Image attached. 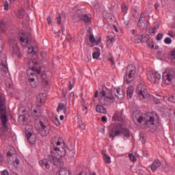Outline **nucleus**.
Listing matches in <instances>:
<instances>
[{
    "mask_svg": "<svg viewBox=\"0 0 175 175\" xmlns=\"http://www.w3.org/2000/svg\"><path fill=\"white\" fill-rule=\"evenodd\" d=\"M51 152L52 155L49 157L51 163H53L54 166H58L62 167L64 166V163L57 157L64 158L66 157V146L62 137H58L51 144Z\"/></svg>",
    "mask_w": 175,
    "mask_h": 175,
    "instance_id": "obj_1",
    "label": "nucleus"
},
{
    "mask_svg": "<svg viewBox=\"0 0 175 175\" xmlns=\"http://www.w3.org/2000/svg\"><path fill=\"white\" fill-rule=\"evenodd\" d=\"M115 94L113 95L109 88L106 86H103L102 90L100 92L99 102L101 105H111L114 101L120 102V100L125 98V90L120 88L114 90Z\"/></svg>",
    "mask_w": 175,
    "mask_h": 175,
    "instance_id": "obj_2",
    "label": "nucleus"
},
{
    "mask_svg": "<svg viewBox=\"0 0 175 175\" xmlns=\"http://www.w3.org/2000/svg\"><path fill=\"white\" fill-rule=\"evenodd\" d=\"M133 121L138 122V124H142V122L144 121L146 128H150L151 129H157V126H158L157 124H159V119L157 113H148L143 118L142 113L139 111L133 112Z\"/></svg>",
    "mask_w": 175,
    "mask_h": 175,
    "instance_id": "obj_3",
    "label": "nucleus"
},
{
    "mask_svg": "<svg viewBox=\"0 0 175 175\" xmlns=\"http://www.w3.org/2000/svg\"><path fill=\"white\" fill-rule=\"evenodd\" d=\"M6 98L5 95L0 93V117L3 128H6L8 123V116H6V104L5 103Z\"/></svg>",
    "mask_w": 175,
    "mask_h": 175,
    "instance_id": "obj_4",
    "label": "nucleus"
},
{
    "mask_svg": "<svg viewBox=\"0 0 175 175\" xmlns=\"http://www.w3.org/2000/svg\"><path fill=\"white\" fill-rule=\"evenodd\" d=\"M29 66H33L31 68H29L27 70V75L28 77V81L29 83H33L35 82V78L36 77V74H35V72H36L38 75H40L41 70L36 68V65H38V62L36 60L31 59L30 60Z\"/></svg>",
    "mask_w": 175,
    "mask_h": 175,
    "instance_id": "obj_5",
    "label": "nucleus"
},
{
    "mask_svg": "<svg viewBox=\"0 0 175 175\" xmlns=\"http://www.w3.org/2000/svg\"><path fill=\"white\" fill-rule=\"evenodd\" d=\"M135 74L136 67L133 65L128 66L126 70V83L127 84H129V83H132V81L135 80Z\"/></svg>",
    "mask_w": 175,
    "mask_h": 175,
    "instance_id": "obj_6",
    "label": "nucleus"
},
{
    "mask_svg": "<svg viewBox=\"0 0 175 175\" xmlns=\"http://www.w3.org/2000/svg\"><path fill=\"white\" fill-rule=\"evenodd\" d=\"M175 72L174 70L167 68L166 70L163 73V80L167 85H169L173 79H174Z\"/></svg>",
    "mask_w": 175,
    "mask_h": 175,
    "instance_id": "obj_7",
    "label": "nucleus"
},
{
    "mask_svg": "<svg viewBox=\"0 0 175 175\" xmlns=\"http://www.w3.org/2000/svg\"><path fill=\"white\" fill-rule=\"evenodd\" d=\"M137 94L140 100H144V99H147V98L149 96L147 88H146V86L142 83L139 84L137 86Z\"/></svg>",
    "mask_w": 175,
    "mask_h": 175,
    "instance_id": "obj_8",
    "label": "nucleus"
},
{
    "mask_svg": "<svg viewBox=\"0 0 175 175\" xmlns=\"http://www.w3.org/2000/svg\"><path fill=\"white\" fill-rule=\"evenodd\" d=\"M51 128L49 126L46 125V122H42V120L39 122V129L38 132L42 137H46L49 133H50V131Z\"/></svg>",
    "mask_w": 175,
    "mask_h": 175,
    "instance_id": "obj_9",
    "label": "nucleus"
},
{
    "mask_svg": "<svg viewBox=\"0 0 175 175\" xmlns=\"http://www.w3.org/2000/svg\"><path fill=\"white\" fill-rule=\"evenodd\" d=\"M147 77L150 83H159L161 81V74L155 70L148 71L147 72Z\"/></svg>",
    "mask_w": 175,
    "mask_h": 175,
    "instance_id": "obj_10",
    "label": "nucleus"
},
{
    "mask_svg": "<svg viewBox=\"0 0 175 175\" xmlns=\"http://www.w3.org/2000/svg\"><path fill=\"white\" fill-rule=\"evenodd\" d=\"M123 128L124 127H122V124H121L116 125L111 131L109 135V137H112V139H114L116 136H121V135H122Z\"/></svg>",
    "mask_w": 175,
    "mask_h": 175,
    "instance_id": "obj_11",
    "label": "nucleus"
},
{
    "mask_svg": "<svg viewBox=\"0 0 175 175\" xmlns=\"http://www.w3.org/2000/svg\"><path fill=\"white\" fill-rule=\"evenodd\" d=\"M20 42L21 43H25V46H28L29 42H31V35L29 33H25L24 31H21L19 33Z\"/></svg>",
    "mask_w": 175,
    "mask_h": 175,
    "instance_id": "obj_12",
    "label": "nucleus"
},
{
    "mask_svg": "<svg viewBox=\"0 0 175 175\" xmlns=\"http://www.w3.org/2000/svg\"><path fill=\"white\" fill-rule=\"evenodd\" d=\"M124 120V112L122 111H116L113 115V120L121 122Z\"/></svg>",
    "mask_w": 175,
    "mask_h": 175,
    "instance_id": "obj_13",
    "label": "nucleus"
},
{
    "mask_svg": "<svg viewBox=\"0 0 175 175\" xmlns=\"http://www.w3.org/2000/svg\"><path fill=\"white\" fill-rule=\"evenodd\" d=\"M26 137L29 143H30L31 144H35V142H36V135H33L31 131H27Z\"/></svg>",
    "mask_w": 175,
    "mask_h": 175,
    "instance_id": "obj_14",
    "label": "nucleus"
},
{
    "mask_svg": "<svg viewBox=\"0 0 175 175\" xmlns=\"http://www.w3.org/2000/svg\"><path fill=\"white\" fill-rule=\"evenodd\" d=\"M0 72L3 76H5V75H7L8 72H9L8 64L3 63L2 60H0Z\"/></svg>",
    "mask_w": 175,
    "mask_h": 175,
    "instance_id": "obj_15",
    "label": "nucleus"
},
{
    "mask_svg": "<svg viewBox=\"0 0 175 175\" xmlns=\"http://www.w3.org/2000/svg\"><path fill=\"white\" fill-rule=\"evenodd\" d=\"M147 25V20H146V18L144 17V14H141L139 20L137 23V26L139 28H142V27H146Z\"/></svg>",
    "mask_w": 175,
    "mask_h": 175,
    "instance_id": "obj_16",
    "label": "nucleus"
},
{
    "mask_svg": "<svg viewBox=\"0 0 175 175\" xmlns=\"http://www.w3.org/2000/svg\"><path fill=\"white\" fill-rule=\"evenodd\" d=\"M12 53L18 58H21V53H20V49H18V45H17V42H14V45L12 46Z\"/></svg>",
    "mask_w": 175,
    "mask_h": 175,
    "instance_id": "obj_17",
    "label": "nucleus"
},
{
    "mask_svg": "<svg viewBox=\"0 0 175 175\" xmlns=\"http://www.w3.org/2000/svg\"><path fill=\"white\" fill-rule=\"evenodd\" d=\"M39 163L41 167H42V169H46L47 170L50 169V164L49 163V161L47 159H42L40 161Z\"/></svg>",
    "mask_w": 175,
    "mask_h": 175,
    "instance_id": "obj_18",
    "label": "nucleus"
},
{
    "mask_svg": "<svg viewBox=\"0 0 175 175\" xmlns=\"http://www.w3.org/2000/svg\"><path fill=\"white\" fill-rule=\"evenodd\" d=\"M161 166V161L158 159H156L153 161L152 165H150V169L152 172H155L157 171V169Z\"/></svg>",
    "mask_w": 175,
    "mask_h": 175,
    "instance_id": "obj_19",
    "label": "nucleus"
},
{
    "mask_svg": "<svg viewBox=\"0 0 175 175\" xmlns=\"http://www.w3.org/2000/svg\"><path fill=\"white\" fill-rule=\"evenodd\" d=\"M96 111L100 114H107V110H106V108L100 105L96 107Z\"/></svg>",
    "mask_w": 175,
    "mask_h": 175,
    "instance_id": "obj_20",
    "label": "nucleus"
},
{
    "mask_svg": "<svg viewBox=\"0 0 175 175\" xmlns=\"http://www.w3.org/2000/svg\"><path fill=\"white\" fill-rule=\"evenodd\" d=\"M133 92H135V88L133 86H129L127 88V98L129 99L133 96Z\"/></svg>",
    "mask_w": 175,
    "mask_h": 175,
    "instance_id": "obj_21",
    "label": "nucleus"
},
{
    "mask_svg": "<svg viewBox=\"0 0 175 175\" xmlns=\"http://www.w3.org/2000/svg\"><path fill=\"white\" fill-rule=\"evenodd\" d=\"M113 42H114V37L113 36H109L107 38V46L110 48L113 46Z\"/></svg>",
    "mask_w": 175,
    "mask_h": 175,
    "instance_id": "obj_22",
    "label": "nucleus"
},
{
    "mask_svg": "<svg viewBox=\"0 0 175 175\" xmlns=\"http://www.w3.org/2000/svg\"><path fill=\"white\" fill-rule=\"evenodd\" d=\"M14 164H11L9 166V169L10 170H14V169H17L16 166H18L20 165V160L18 159H16L15 161L13 162ZM14 165H16V166H14Z\"/></svg>",
    "mask_w": 175,
    "mask_h": 175,
    "instance_id": "obj_23",
    "label": "nucleus"
},
{
    "mask_svg": "<svg viewBox=\"0 0 175 175\" xmlns=\"http://www.w3.org/2000/svg\"><path fill=\"white\" fill-rule=\"evenodd\" d=\"M122 134L123 135V136H124V137L128 139V137H130L131 136V131L128 129H124L123 127Z\"/></svg>",
    "mask_w": 175,
    "mask_h": 175,
    "instance_id": "obj_24",
    "label": "nucleus"
},
{
    "mask_svg": "<svg viewBox=\"0 0 175 175\" xmlns=\"http://www.w3.org/2000/svg\"><path fill=\"white\" fill-rule=\"evenodd\" d=\"M132 40L135 43H140L143 40V37L142 36L137 35L135 36H132Z\"/></svg>",
    "mask_w": 175,
    "mask_h": 175,
    "instance_id": "obj_25",
    "label": "nucleus"
},
{
    "mask_svg": "<svg viewBox=\"0 0 175 175\" xmlns=\"http://www.w3.org/2000/svg\"><path fill=\"white\" fill-rule=\"evenodd\" d=\"M82 20L84 21V23H85V24H91V16L90 15H83L82 16Z\"/></svg>",
    "mask_w": 175,
    "mask_h": 175,
    "instance_id": "obj_26",
    "label": "nucleus"
},
{
    "mask_svg": "<svg viewBox=\"0 0 175 175\" xmlns=\"http://www.w3.org/2000/svg\"><path fill=\"white\" fill-rule=\"evenodd\" d=\"M56 175H70V172L69 170L62 168L59 172Z\"/></svg>",
    "mask_w": 175,
    "mask_h": 175,
    "instance_id": "obj_27",
    "label": "nucleus"
},
{
    "mask_svg": "<svg viewBox=\"0 0 175 175\" xmlns=\"http://www.w3.org/2000/svg\"><path fill=\"white\" fill-rule=\"evenodd\" d=\"M157 29H158V28H157V27H150L149 29L150 35H151L152 36H154V35H155V33H157Z\"/></svg>",
    "mask_w": 175,
    "mask_h": 175,
    "instance_id": "obj_28",
    "label": "nucleus"
},
{
    "mask_svg": "<svg viewBox=\"0 0 175 175\" xmlns=\"http://www.w3.org/2000/svg\"><path fill=\"white\" fill-rule=\"evenodd\" d=\"M104 161L106 163H111V159L110 158V156H108L106 154H104Z\"/></svg>",
    "mask_w": 175,
    "mask_h": 175,
    "instance_id": "obj_29",
    "label": "nucleus"
},
{
    "mask_svg": "<svg viewBox=\"0 0 175 175\" xmlns=\"http://www.w3.org/2000/svg\"><path fill=\"white\" fill-rule=\"evenodd\" d=\"M44 94H39L37 96L38 101L40 102V103H44V98H43Z\"/></svg>",
    "mask_w": 175,
    "mask_h": 175,
    "instance_id": "obj_30",
    "label": "nucleus"
},
{
    "mask_svg": "<svg viewBox=\"0 0 175 175\" xmlns=\"http://www.w3.org/2000/svg\"><path fill=\"white\" fill-rule=\"evenodd\" d=\"M64 108H65V104H64V103H60V104H59V105H58V107H57V111L58 113H59V111H62V110H64Z\"/></svg>",
    "mask_w": 175,
    "mask_h": 175,
    "instance_id": "obj_31",
    "label": "nucleus"
},
{
    "mask_svg": "<svg viewBox=\"0 0 175 175\" xmlns=\"http://www.w3.org/2000/svg\"><path fill=\"white\" fill-rule=\"evenodd\" d=\"M27 52L28 54H32L33 55L35 54V48L33 46H29Z\"/></svg>",
    "mask_w": 175,
    "mask_h": 175,
    "instance_id": "obj_32",
    "label": "nucleus"
},
{
    "mask_svg": "<svg viewBox=\"0 0 175 175\" xmlns=\"http://www.w3.org/2000/svg\"><path fill=\"white\" fill-rule=\"evenodd\" d=\"M172 38L169 37L165 38L164 40V43L165 44H172Z\"/></svg>",
    "mask_w": 175,
    "mask_h": 175,
    "instance_id": "obj_33",
    "label": "nucleus"
},
{
    "mask_svg": "<svg viewBox=\"0 0 175 175\" xmlns=\"http://www.w3.org/2000/svg\"><path fill=\"white\" fill-rule=\"evenodd\" d=\"M100 56V53L99 52H94L92 54L93 59H96V58H99Z\"/></svg>",
    "mask_w": 175,
    "mask_h": 175,
    "instance_id": "obj_34",
    "label": "nucleus"
},
{
    "mask_svg": "<svg viewBox=\"0 0 175 175\" xmlns=\"http://www.w3.org/2000/svg\"><path fill=\"white\" fill-rule=\"evenodd\" d=\"M170 57L171 59H175V49L170 51Z\"/></svg>",
    "mask_w": 175,
    "mask_h": 175,
    "instance_id": "obj_35",
    "label": "nucleus"
},
{
    "mask_svg": "<svg viewBox=\"0 0 175 175\" xmlns=\"http://www.w3.org/2000/svg\"><path fill=\"white\" fill-rule=\"evenodd\" d=\"M53 122L56 125V126H59V119L58 118H55L53 119Z\"/></svg>",
    "mask_w": 175,
    "mask_h": 175,
    "instance_id": "obj_36",
    "label": "nucleus"
},
{
    "mask_svg": "<svg viewBox=\"0 0 175 175\" xmlns=\"http://www.w3.org/2000/svg\"><path fill=\"white\" fill-rule=\"evenodd\" d=\"M129 157L130 159L132 161V162H136L137 159L136 157H135V155H133V154L129 153Z\"/></svg>",
    "mask_w": 175,
    "mask_h": 175,
    "instance_id": "obj_37",
    "label": "nucleus"
},
{
    "mask_svg": "<svg viewBox=\"0 0 175 175\" xmlns=\"http://www.w3.org/2000/svg\"><path fill=\"white\" fill-rule=\"evenodd\" d=\"M62 33V35H64V32H65V27H64L63 26H62L61 28V31H59L57 33H56V36H57V38H59V33Z\"/></svg>",
    "mask_w": 175,
    "mask_h": 175,
    "instance_id": "obj_38",
    "label": "nucleus"
},
{
    "mask_svg": "<svg viewBox=\"0 0 175 175\" xmlns=\"http://www.w3.org/2000/svg\"><path fill=\"white\" fill-rule=\"evenodd\" d=\"M157 40H162L163 39V33H159L156 37Z\"/></svg>",
    "mask_w": 175,
    "mask_h": 175,
    "instance_id": "obj_39",
    "label": "nucleus"
},
{
    "mask_svg": "<svg viewBox=\"0 0 175 175\" xmlns=\"http://www.w3.org/2000/svg\"><path fill=\"white\" fill-rule=\"evenodd\" d=\"M79 128H81V129H82V131L85 130V124H83V122L81 121L79 122Z\"/></svg>",
    "mask_w": 175,
    "mask_h": 175,
    "instance_id": "obj_40",
    "label": "nucleus"
},
{
    "mask_svg": "<svg viewBox=\"0 0 175 175\" xmlns=\"http://www.w3.org/2000/svg\"><path fill=\"white\" fill-rule=\"evenodd\" d=\"M139 140H140V142H142V143L143 144H144V143H146V137H144V135L143 134H140Z\"/></svg>",
    "mask_w": 175,
    "mask_h": 175,
    "instance_id": "obj_41",
    "label": "nucleus"
},
{
    "mask_svg": "<svg viewBox=\"0 0 175 175\" xmlns=\"http://www.w3.org/2000/svg\"><path fill=\"white\" fill-rule=\"evenodd\" d=\"M122 12H124V13H127V12H128V7H126V5H124V4H122Z\"/></svg>",
    "mask_w": 175,
    "mask_h": 175,
    "instance_id": "obj_42",
    "label": "nucleus"
},
{
    "mask_svg": "<svg viewBox=\"0 0 175 175\" xmlns=\"http://www.w3.org/2000/svg\"><path fill=\"white\" fill-rule=\"evenodd\" d=\"M89 40H90V42H91V43H95L96 42L95 37L94 36V35H90L89 36Z\"/></svg>",
    "mask_w": 175,
    "mask_h": 175,
    "instance_id": "obj_43",
    "label": "nucleus"
},
{
    "mask_svg": "<svg viewBox=\"0 0 175 175\" xmlns=\"http://www.w3.org/2000/svg\"><path fill=\"white\" fill-rule=\"evenodd\" d=\"M167 35H168V36H170V38H174V32L173 31V30L168 31Z\"/></svg>",
    "mask_w": 175,
    "mask_h": 175,
    "instance_id": "obj_44",
    "label": "nucleus"
},
{
    "mask_svg": "<svg viewBox=\"0 0 175 175\" xmlns=\"http://www.w3.org/2000/svg\"><path fill=\"white\" fill-rule=\"evenodd\" d=\"M3 29H5V23L1 22L0 23V30L3 31Z\"/></svg>",
    "mask_w": 175,
    "mask_h": 175,
    "instance_id": "obj_45",
    "label": "nucleus"
},
{
    "mask_svg": "<svg viewBox=\"0 0 175 175\" xmlns=\"http://www.w3.org/2000/svg\"><path fill=\"white\" fill-rule=\"evenodd\" d=\"M9 10V3L8 2V1H6L4 4V10Z\"/></svg>",
    "mask_w": 175,
    "mask_h": 175,
    "instance_id": "obj_46",
    "label": "nucleus"
},
{
    "mask_svg": "<svg viewBox=\"0 0 175 175\" xmlns=\"http://www.w3.org/2000/svg\"><path fill=\"white\" fill-rule=\"evenodd\" d=\"M131 33L133 35V36H137V31L135 29L131 30Z\"/></svg>",
    "mask_w": 175,
    "mask_h": 175,
    "instance_id": "obj_47",
    "label": "nucleus"
},
{
    "mask_svg": "<svg viewBox=\"0 0 175 175\" xmlns=\"http://www.w3.org/2000/svg\"><path fill=\"white\" fill-rule=\"evenodd\" d=\"M57 24L59 25V24H61V15L59 14L58 16H57Z\"/></svg>",
    "mask_w": 175,
    "mask_h": 175,
    "instance_id": "obj_48",
    "label": "nucleus"
},
{
    "mask_svg": "<svg viewBox=\"0 0 175 175\" xmlns=\"http://www.w3.org/2000/svg\"><path fill=\"white\" fill-rule=\"evenodd\" d=\"M42 84H43V85H45V87H47L49 85V81H47V80H46V79H44L42 81Z\"/></svg>",
    "mask_w": 175,
    "mask_h": 175,
    "instance_id": "obj_49",
    "label": "nucleus"
},
{
    "mask_svg": "<svg viewBox=\"0 0 175 175\" xmlns=\"http://www.w3.org/2000/svg\"><path fill=\"white\" fill-rule=\"evenodd\" d=\"M1 175H9V172H8L7 170H5L3 172H1Z\"/></svg>",
    "mask_w": 175,
    "mask_h": 175,
    "instance_id": "obj_50",
    "label": "nucleus"
},
{
    "mask_svg": "<svg viewBox=\"0 0 175 175\" xmlns=\"http://www.w3.org/2000/svg\"><path fill=\"white\" fill-rule=\"evenodd\" d=\"M103 122H107V117L106 116H103L101 118Z\"/></svg>",
    "mask_w": 175,
    "mask_h": 175,
    "instance_id": "obj_51",
    "label": "nucleus"
},
{
    "mask_svg": "<svg viewBox=\"0 0 175 175\" xmlns=\"http://www.w3.org/2000/svg\"><path fill=\"white\" fill-rule=\"evenodd\" d=\"M108 61H109V62H111L112 65H114V59H113V57H109L108 59Z\"/></svg>",
    "mask_w": 175,
    "mask_h": 175,
    "instance_id": "obj_52",
    "label": "nucleus"
},
{
    "mask_svg": "<svg viewBox=\"0 0 175 175\" xmlns=\"http://www.w3.org/2000/svg\"><path fill=\"white\" fill-rule=\"evenodd\" d=\"M47 21H48V24H51V16H48L46 18Z\"/></svg>",
    "mask_w": 175,
    "mask_h": 175,
    "instance_id": "obj_53",
    "label": "nucleus"
},
{
    "mask_svg": "<svg viewBox=\"0 0 175 175\" xmlns=\"http://www.w3.org/2000/svg\"><path fill=\"white\" fill-rule=\"evenodd\" d=\"M46 55H47V53H46V52H41V57H42V58H44Z\"/></svg>",
    "mask_w": 175,
    "mask_h": 175,
    "instance_id": "obj_54",
    "label": "nucleus"
},
{
    "mask_svg": "<svg viewBox=\"0 0 175 175\" xmlns=\"http://www.w3.org/2000/svg\"><path fill=\"white\" fill-rule=\"evenodd\" d=\"M169 100H170V102H173V103H174V102H175L174 96H172V98H169Z\"/></svg>",
    "mask_w": 175,
    "mask_h": 175,
    "instance_id": "obj_55",
    "label": "nucleus"
},
{
    "mask_svg": "<svg viewBox=\"0 0 175 175\" xmlns=\"http://www.w3.org/2000/svg\"><path fill=\"white\" fill-rule=\"evenodd\" d=\"M73 98H75V93L71 92L70 94V99H73Z\"/></svg>",
    "mask_w": 175,
    "mask_h": 175,
    "instance_id": "obj_56",
    "label": "nucleus"
},
{
    "mask_svg": "<svg viewBox=\"0 0 175 175\" xmlns=\"http://www.w3.org/2000/svg\"><path fill=\"white\" fill-rule=\"evenodd\" d=\"M62 92H63L64 96V97L66 96V94H68V92L65 89H63Z\"/></svg>",
    "mask_w": 175,
    "mask_h": 175,
    "instance_id": "obj_57",
    "label": "nucleus"
},
{
    "mask_svg": "<svg viewBox=\"0 0 175 175\" xmlns=\"http://www.w3.org/2000/svg\"><path fill=\"white\" fill-rule=\"evenodd\" d=\"M98 95H99V92H98V90H96L94 94V97L98 98Z\"/></svg>",
    "mask_w": 175,
    "mask_h": 175,
    "instance_id": "obj_58",
    "label": "nucleus"
},
{
    "mask_svg": "<svg viewBox=\"0 0 175 175\" xmlns=\"http://www.w3.org/2000/svg\"><path fill=\"white\" fill-rule=\"evenodd\" d=\"M154 8H155V9H158L159 8V3H156L154 4Z\"/></svg>",
    "mask_w": 175,
    "mask_h": 175,
    "instance_id": "obj_59",
    "label": "nucleus"
},
{
    "mask_svg": "<svg viewBox=\"0 0 175 175\" xmlns=\"http://www.w3.org/2000/svg\"><path fill=\"white\" fill-rule=\"evenodd\" d=\"M70 83H71L70 81ZM71 90H73V85H72V83L69 85V90L71 91Z\"/></svg>",
    "mask_w": 175,
    "mask_h": 175,
    "instance_id": "obj_60",
    "label": "nucleus"
},
{
    "mask_svg": "<svg viewBox=\"0 0 175 175\" xmlns=\"http://www.w3.org/2000/svg\"><path fill=\"white\" fill-rule=\"evenodd\" d=\"M78 175H87V172H84L83 171L82 172H81Z\"/></svg>",
    "mask_w": 175,
    "mask_h": 175,
    "instance_id": "obj_61",
    "label": "nucleus"
},
{
    "mask_svg": "<svg viewBox=\"0 0 175 175\" xmlns=\"http://www.w3.org/2000/svg\"><path fill=\"white\" fill-rule=\"evenodd\" d=\"M64 115L60 116L59 120H60L61 121H64Z\"/></svg>",
    "mask_w": 175,
    "mask_h": 175,
    "instance_id": "obj_62",
    "label": "nucleus"
},
{
    "mask_svg": "<svg viewBox=\"0 0 175 175\" xmlns=\"http://www.w3.org/2000/svg\"><path fill=\"white\" fill-rule=\"evenodd\" d=\"M114 30L116 31V33H118V29H117V27L113 26Z\"/></svg>",
    "mask_w": 175,
    "mask_h": 175,
    "instance_id": "obj_63",
    "label": "nucleus"
},
{
    "mask_svg": "<svg viewBox=\"0 0 175 175\" xmlns=\"http://www.w3.org/2000/svg\"><path fill=\"white\" fill-rule=\"evenodd\" d=\"M10 3H14L16 2V0H9Z\"/></svg>",
    "mask_w": 175,
    "mask_h": 175,
    "instance_id": "obj_64",
    "label": "nucleus"
}]
</instances>
